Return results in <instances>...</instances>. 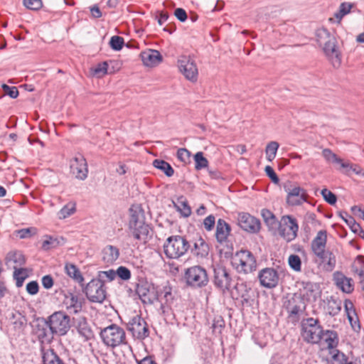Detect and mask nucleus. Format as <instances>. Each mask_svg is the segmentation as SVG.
<instances>
[{"label": "nucleus", "instance_id": "obj_1", "mask_svg": "<svg viewBox=\"0 0 364 364\" xmlns=\"http://www.w3.org/2000/svg\"><path fill=\"white\" fill-rule=\"evenodd\" d=\"M151 228L145 221L144 210L138 206H132L129 210L127 233L135 240L146 242L150 237Z\"/></svg>", "mask_w": 364, "mask_h": 364}, {"label": "nucleus", "instance_id": "obj_2", "mask_svg": "<svg viewBox=\"0 0 364 364\" xmlns=\"http://www.w3.org/2000/svg\"><path fill=\"white\" fill-rule=\"evenodd\" d=\"M316 41L323 47L326 55L331 61L334 68L340 67L341 55L338 50L336 38L326 28H320L316 31Z\"/></svg>", "mask_w": 364, "mask_h": 364}, {"label": "nucleus", "instance_id": "obj_3", "mask_svg": "<svg viewBox=\"0 0 364 364\" xmlns=\"http://www.w3.org/2000/svg\"><path fill=\"white\" fill-rule=\"evenodd\" d=\"M163 247L166 257L178 259L187 252L191 246L185 237L181 235H173L166 240Z\"/></svg>", "mask_w": 364, "mask_h": 364}, {"label": "nucleus", "instance_id": "obj_4", "mask_svg": "<svg viewBox=\"0 0 364 364\" xmlns=\"http://www.w3.org/2000/svg\"><path fill=\"white\" fill-rule=\"evenodd\" d=\"M323 329L319 321L314 318H308L301 323V336L309 343H318L322 339Z\"/></svg>", "mask_w": 364, "mask_h": 364}, {"label": "nucleus", "instance_id": "obj_5", "mask_svg": "<svg viewBox=\"0 0 364 364\" xmlns=\"http://www.w3.org/2000/svg\"><path fill=\"white\" fill-rule=\"evenodd\" d=\"M100 337L108 347L115 348L127 343L125 331L116 324H111L103 328L100 332Z\"/></svg>", "mask_w": 364, "mask_h": 364}, {"label": "nucleus", "instance_id": "obj_6", "mask_svg": "<svg viewBox=\"0 0 364 364\" xmlns=\"http://www.w3.org/2000/svg\"><path fill=\"white\" fill-rule=\"evenodd\" d=\"M183 279L187 286L195 289L205 287L209 282L207 271L199 265L186 269Z\"/></svg>", "mask_w": 364, "mask_h": 364}, {"label": "nucleus", "instance_id": "obj_7", "mask_svg": "<svg viewBox=\"0 0 364 364\" xmlns=\"http://www.w3.org/2000/svg\"><path fill=\"white\" fill-rule=\"evenodd\" d=\"M213 268L214 286L223 294L230 291L232 287L231 271L220 264L213 265Z\"/></svg>", "mask_w": 364, "mask_h": 364}, {"label": "nucleus", "instance_id": "obj_8", "mask_svg": "<svg viewBox=\"0 0 364 364\" xmlns=\"http://www.w3.org/2000/svg\"><path fill=\"white\" fill-rule=\"evenodd\" d=\"M50 332L54 334L63 336L70 329V316L62 311H56L48 317Z\"/></svg>", "mask_w": 364, "mask_h": 364}, {"label": "nucleus", "instance_id": "obj_9", "mask_svg": "<svg viewBox=\"0 0 364 364\" xmlns=\"http://www.w3.org/2000/svg\"><path fill=\"white\" fill-rule=\"evenodd\" d=\"M234 263L238 272L245 274L256 270L257 261L252 253L248 250H240L237 252Z\"/></svg>", "mask_w": 364, "mask_h": 364}, {"label": "nucleus", "instance_id": "obj_10", "mask_svg": "<svg viewBox=\"0 0 364 364\" xmlns=\"http://www.w3.org/2000/svg\"><path fill=\"white\" fill-rule=\"evenodd\" d=\"M299 225L296 220L291 215L282 216L278 227L279 235L287 242L294 240L297 236Z\"/></svg>", "mask_w": 364, "mask_h": 364}, {"label": "nucleus", "instance_id": "obj_11", "mask_svg": "<svg viewBox=\"0 0 364 364\" xmlns=\"http://www.w3.org/2000/svg\"><path fill=\"white\" fill-rule=\"evenodd\" d=\"M85 293L91 302L102 303L106 299L105 283L101 279H93L86 286Z\"/></svg>", "mask_w": 364, "mask_h": 364}, {"label": "nucleus", "instance_id": "obj_12", "mask_svg": "<svg viewBox=\"0 0 364 364\" xmlns=\"http://www.w3.org/2000/svg\"><path fill=\"white\" fill-rule=\"evenodd\" d=\"M136 293L145 304H152L159 299V291L154 285L146 280L139 282L136 287Z\"/></svg>", "mask_w": 364, "mask_h": 364}, {"label": "nucleus", "instance_id": "obj_13", "mask_svg": "<svg viewBox=\"0 0 364 364\" xmlns=\"http://www.w3.org/2000/svg\"><path fill=\"white\" fill-rule=\"evenodd\" d=\"M33 331L41 343V347L43 346L45 342L50 343L53 338L47 318L39 317L35 319L33 324Z\"/></svg>", "mask_w": 364, "mask_h": 364}, {"label": "nucleus", "instance_id": "obj_14", "mask_svg": "<svg viewBox=\"0 0 364 364\" xmlns=\"http://www.w3.org/2000/svg\"><path fill=\"white\" fill-rule=\"evenodd\" d=\"M127 329L137 339L143 340L148 337L149 331L146 322L141 316L136 315L132 318L127 323Z\"/></svg>", "mask_w": 364, "mask_h": 364}, {"label": "nucleus", "instance_id": "obj_15", "mask_svg": "<svg viewBox=\"0 0 364 364\" xmlns=\"http://www.w3.org/2000/svg\"><path fill=\"white\" fill-rule=\"evenodd\" d=\"M178 66L185 77L192 82L198 79V68L196 63L190 56L182 55L178 60Z\"/></svg>", "mask_w": 364, "mask_h": 364}, {"label": "nucleus", "instance_id": "obj_16", "mask_svg": "<svg viewBox=\"0 0 364 364\" xmlns=\"http://www.w3.org/2000/svg\"><path fill=\"white\" fill-rule=\"evenodd\" d=\"M237 224L249 233H257L261 228L259 220L247 213H238Z\"/></svg>", "mask_w": 364, "mask_h": 364}, {"label": "nucleus", "instance_id": "obj_17", "mask_svg": "<svg viewBox=\"0 0 364 364\" xmlns=\"http://www.w3.org/2000/svg\"><path fill=\"white\" fill-rule=\"evenodd\" d=\"M258 279L262 287L273 289L278 285L279 276L275 269L266 267L259 272Z\"/></svg>", "mask_w": 364, "mask_h": 364}, {"label": "nucleus", "instance_id": "obj_18", "mask_svg": "<svg viewBox=\"0 0 364 364\" xmlns=\"http://www.w3.org/2000/svg\"><path fill=\"white\" fill-rule=\"evenodd\" d=\"M284 191L287 193V203L290 205H299L306 200L304 189L299 186L291 188V183L285 184Z\"/></svg>", "mask_w": 364, "mask_h": 364}, {"label": "nucleus", "instance_id": "obj_19", "mask_svg": "<svg viewBox=\"0 0 364 364\" xmlns=\"http://www.w3.org/2000/svg\"><path fill=\"white\" fill-rule=\"evenodd\" d=\"M26 262L24 255L20 251H11L7 253L5 264L9 269H14L15 275L21 274L25 269L21 268Z\"/></svg>", "mask_w": 364, "mask_h": 364}, {"label": "nucleus", "instance_id": "obj_20", "mask_svg": "<svg viewBox=\"0 0 364 364\" xmlns=\"http://www.w3.org/2000/svg\"><path fill=\"white\" fill-rule=\"evenodd\" d=\"M70 171L79 180H85L87 178V164L83 156L78 154L70 161Z\"/></svg>", "mask_w": 364, "mask_h": 364}, {"label": "nucleus", "instance_id": "obj_21", "mask_svg": "<svg viewBox=\"0 0 364 364\" xmlns=\"http://www.w3.org/2000/svg\"><path fill=\"white\" fill-rule=\"evenodd\" d=\"M285 308L289 318L298 319L299 314L305 310L306 305L301 296L294 295L287 301Z\"/></svg>", "mask_w": 364, "mask_h": 364}, {"label": "nucleus", "instance_id": "obj_22", "mask_svg": "<svg viewBox=\"0 0 364 364\" xmlns=\"http://www.w3.org/2000/svg\"><path fill=\"white\" fill-rule=\"evenodd\" d=\"M333 280L338 289L346 294L354 290V282L351 278L347 277L343 272L336 271L333 274Z\"/></svg>", "mask_w": 364, "mask_h": 364}, {"label": "nucleus", "instance_id": "obj_23", "mask_svg": "<svg viewBox=\"0 0 364 364\" xmlns=\"http://www.w3.org/2000/svg\"><path fill=\"white\" fill-rule=\"evenodd\" d=\"M251 289L247 288L244 283H237L234 286V291H231L232 298L238 299L241 298L243 306H250L252 305L253 299L250 296Z\"/></svg>", "mask_w": 364, "mask_h": 364}, {"label": "nucleus", "instance_id": "obj_24", "mask_svg": "<svg viewBox=\"0 0 364 364\" xmlns=\"http://www.w3.org/2000/svg\"><path fill=\"white\" fill-rule=\"evenodd\" d=\"M231 232L230 225L223 219L220 218L216 223L215 239L220 245H225L228 241Z\"/></svg>", "mask_w": 364, "mask_h": 364}, {"label": "nucleus", "instance_id": "obj_25", "mask_svg": "<svg viewBox=\"0 0 364 364\" xmlns=\"http://www.w3.org/2000/svg\"><path fill=\"white\" fill-rule=\"evenodd\" d=\"M327 242V232L326 230H319L312 240L311 247L316 257H322L326 251Z\"/></svg>", "mask_w": 364, "mask_h": 364}, {"label": "nucleus", "instance_id": "obj_26", "mask_svg": "<svg viewBox=\"0 0 364 364\" xmlns=\"http://www.w3.org/2000/svg\"><path fill=\"white\" fill-rule=\"evenodd\" d=\"M75 328L77 333L87 341L94 338V333L90 325L85 317L77 318L75 321Z\"/></svg>", "mask_w": 364, "mask_h": 364}, {"label": "nucleus", "instance_id": "obj_27", "mask_svg": "<svg viewBox=\"0 0 364 364\" xmlns=\"http://www.w3.org/2000/svg\"><path fill=\"white\" fill-rule=\"evenodd\" d=\"M141 58L146 66L154 67L162 61V55L156 50H148L141 53Z\"/></svg>", "mask_w": 364, "mask_h": 364}, {"label": "nucleus", "instance_id": "obj_28", "mask_svg": "<svg viewBox=\"0 0 364 364\" xmlns=\"http://www.w3.org/2000/svg\"><path fill=\"white\" fill-rule=\"evenodd\" d=\"M64 303L70 314H75L82 310V301L78 295L70 293L69 295L65 296Z\"/></svg>", "mask_w": 364, "mask_h": 364}, {"label": "nucleus", "instance_id": "obj_29", "mask_svg": "<svg viewBox=\"0 0 364 364\" xmlns=\"http://www.w3.org/2000/svg\"><path fill=\"white\" fill-rule=\"evenodd\" d=\"M41 352L43 364H65L64 361L56 354L53 349L41 347Z\"/></svg>", "mask_w": 364, "mask_h": 364}, {"label": "nucleus", "instance_id": "obj_30", "mask_svg": "<svg viewBox=\"0 0 364 364\" xmlns=\"http://www.w3.org/2000/svg\"><path fill=\"white\" fill-rule=\"evenodd\" d=\"M102 255L104 262L112 264L119 258V250L115 246L108 245L103 248Z\"/></svg>", "mask_w": 364, "mask_h": 364}, {"label": "nucleus", "instance_id": "obj_31", "mask_svg": "<svg viewBox=\"0 0 364 364\" xmlns=\"http://www.w3.org/2000/svg\"><path fill=\"white\" fill-rule=\"evenodd\" d=\"M325 303V309L331 316H335L341 312L342 302L338 298L333 296L327 297Z\"/></svg>", "mask_w": 364, "mask_h": 364}, {"label": "nucleus", "instance_id": "obj_32", "mask_svg": "<svg viewBox=\"0 0 364 364\" xmlns=\"http://www.w3.org/2000/svg\"><path fill=\"white\" fill-rule=\"evenodd\" d=\"M191 252L197 257L204 258L208 255L209 246L202 237H199L194 242Z\"/></svg>", "mask_w": 364, "mask_h": 364}, {"label": "nucleus", "instance_id": "obj_33", "mask_svg": "<svg viewBox=\"0 0 364 364\" xmlns=\"http://www.w3.org/2000/svg\"><path fill=\"white\" fill-rule=\"evenodd\" d=\"M65 270L66 274L76 282L83 285L84 278L76 265L72 263H66L65 265Z\"/></svg>", "mask_w": 364, "mask_h": 364}, {"label": "nucleus", "instance_id": "obj_34", "mask_svg": "<svg viewBox=\"0 0 364 364\" xmlns=\"http://www.w3.org/2000/svg\"><path fill=\"white\" fill-rule=\"evenodd\" d=\"M159 291V300L161 304H171L174 296L172 294V288L169 285L162 287Z\"/></svg>", "mask_w": 364, "mask_h": 364}, {"label": "nucleus", "instance_id": "obj_35", "mask_svg": "<svg viewBox=\"0 0 364 364\" xmlns=\"http://www.w3.org/2000/svg\"><path fill=\"white\" fill-rule=\"evenodd\" d=\"M323 338L324 341L327 344V347L329 349L335 348L339 342L338 333L332 330H323L322 338Z\"/></svg>", "mask_w": 364, "mask_h": 364}, {"label": "nucleus", "instance_id": "obj_36", "mask_svg": "<svg viewBox=\"0 0 364 364\" xmlns=\"http://www.w3.org/2000/svg\"><path fill=\"white\" fill-rule=\"evenodd\" d=\"M304 284L303 296L309 301H315L317 297L318 286L316 284L308 282Z\"/></svg>", "mask_w": 364, "mask_h": 364}, {"label": "nucleus", "instance_id": "obj_37", "mask_svg": "<svg viewBox=\"0 0 364 364\" xmlns=\"http://www.w3.org/2000/svg\"><path fill=\"white\" fill-rule=\"evenodd\" d=\"M173 203L176 209L180 212L183 217L187 218L191 215V209L183 196L178 198L177 201Z\"/></svg>", "mask_w": 364, "mask_h": 364}, {"label": "nucleus", "instance_id": "obj_38", "mask_svg": "<svg viewBox=\"0 0 364 364\" xmlns=\"http://www.w3.org/2000/svg\"><path fill=\"white\" fill-rule=\"evenodd\" d=\"M322 156L329 163L338 164L341 167H346L348 165L339 158L336 154L333 153L329 149H324L322 151Z\"/></svg>", "mask_w": 364, "mask_h": 364}, {"label": "nucleus", "instance_id": "obj_39", "mask_svg": "<svg viewBox=\"0 0 364 364\" xmlns=\"http://www.w3.org/2000/svg\"><path fill=\"white\" fill-rule=\"evenodd\" d=\"M153 166L163 171L168 177L172 176L174 173V170L172 166L164 160L155 159L153 161Z\"/></svg>", "mask_w": 364, "mask_h": 364}, {"label": "nucleus", "instance_id": "obj_40", "mask_svg": "<svg viewBox=\"0 0 364 364\" xmlns=\"http://www.w3.org/2000/svg\"><path fill=\"white\" fill-rule=\"evenodd\" d=\"M327 266V269L332 271L336 264V259L334 254L330 250H326L322 257H317Z\"/></svg>", "mask_w": 364, "mask_h": 364}, {"label": "nucleus", "instance_id": "obj_41", "mask_svg": "<svg viewBox=\"0 0 364 364\" xmlns=\"http://www.w3.org/2000/svg\"><path fill=\"white\" fill-rule=\"evenodd\" d=\"M160 313L166 322L173 323L176 319L171 304H161Z\"/></svg>", "mask_w": 364, "mask_h": 364}, {"label": "nucleus", "instance_id": "obj_42", "mask_svg": "<svg viewBox=\"0 0 364 364\" xmlns=\"http://www.w3.org/2000/svg\"><path fill=\"white\" fill-rule=\"evenodd\" d=\"M262 216L267 224L270 228H274L278 224V221L275 215L269 210L263 209L262 210Z\"/></svg>", "mask_w": 364, "mask_h": 364}, {"label": "nucleus", "instance_id": "obj_43", "mask_svg": "<svg viewBox=\"0 0 364 364\" xmlns=\"http://www.w3.org/2000/svg\"><path fill=\"white\" fill-rule=\"evenodd\" d=\"M339 215L341 217V218L346 222V223L348 225L352 232H361L360 224L356 223V221L352 216L349 215L346 212L340 213Z\"/></svg>", "mask_w": 364, "mask_h": 364}, {"label": "nucleus", "instance_id": "obj_44", "mask_svg": "<svg viewBox=\"0 0 364 364\" xmlns=\"http://www.w3.org/2000/svg\"><path fill=\"white\" fill-rule=\"evenodd\" d=\"M279 144L277 141H270L267 144L265 149L266 158L269 161H272L277 154V151L279 149Z\"/></svg>", "mask_w": 364, "mask_h": 364}, {"label": "nucleus", "instance_id": "obj_45", "mask_svg": "<svg viewBox=\"0 0 364 364\" xmlns=\"http://www.w3.org/2000/svg\"><path fill=\"white\" fill-rule=\"evenodd\" d=\"M195 161V168L196 170H201L203 168H207L208 166V159L203 156V153L202 151L197 152L194 156Z\"/></svg>", "mask_w": 364, "mask_h": 364}, {"label": "nucleus", "instance_id": "obj_46", "mask_svg": "<svg viewBox=\"0 0 364 364\" xmlns=\"http://www.w3.org/2000/svg\"><path fill=\"white\" fill-rule=\"evenodd\" d=\"M108 64L106 61L98 63L92 68V74L97 77H101L107 73Z\"/></svg>", "mask_w": 364, "mask_h": 364}, {"label": "nucleus", "instance_id": "obj_47", "mask_svg": "<svg viewBox=\"0 0 364 364\" xmlns=\"http://www.w3.org/2000/svg\"><path fill=\"white\" fill-rule=\"evenodd\" d=\"M75 211V204H67L58 212V215L60 219H65L73 215Z\"/></svg>", "mask_w": 364, "mask_h": 364}, {"label": "nucleus", "instance_id": "obj_48", "mask_svg": "<svg viewBox=\"0 0 364 364\" xmlns=\"http://www.w3.org/2000/svg\"><path fill=\"white\" fill-rule=\"evenodd\" d=\"M290 267L296 272H300L301 269V261L297 255H291L288 259Z\"/></svg>", "mask_w": 364, "mask_h": 364}, {"label": "nucleus", "instance_id": "obj_49", "mask_svg": "<svg viewBox=\"0 0 364 364\" xmlns=\"http://www.w3.org/2000/svg\"><path fill=\"white\" fill-rule=\"evenodd\" d=\"M124 44V38L119 36H113L109 41L110 47L114 50H120Z\"/></svg>", "mask_w": 364, "mask_h": 364}, {"label": "nucleus", "instance_id": "obj_50", "mask_svg": "<svg viewBox=\"0 0 364 364\" xmlns=\"http://www.w3.org/2000/svg\"><path fill=\"white\" fill-rule=\"evenodd\" d=\"M37 232L35 228H23L16 231L17 236L21 239L29 238Z\"/></svg>", "mask_w": 364, "mask_h": 364}, {"label": "nucleus", "instance_id": "obj_51", "mask_svg": "<svg viewBox=\"0 0 364 364\" xmlns=\"http://www.w3.org/2000/svg\"><path fill=\"white\" fill-rule=\"evenodd\" d=\"M321 195L323 199L330 205H334L336 203L337 197L331 191L324 188L321 191Z\"/></svg>", "mask_w": 364, "mask_h": 364}, {"label": "nucleus", "instance_id": "obj_52", "mask_svg": "<svg viewBox=\"0 0 364 364\" xmlns=\"http://www.w3.org/2000/svg\"><path fill=\"white\" fill-rule=\"evenodd\" d=\"M58 245L59 241L57 238L48 237V238L43 242L42 248L45 250H48L50 248L56 247Z\"/></svg>", "mask_w": 364, "mask_h": 364}, {"label": "nucleus", "instance_id": "obj_53", "mask_svg": "<svg viewBox=\"0 0 364 364\" xmlns=\"http://www.w3.org/2000/svg\"><path fill=\"white\" fill-rule=\"evenodd\" d=\"M23 4L31 10H38L43 6L41 0H23Z\"/></svg>", "mask_w": 364, "mask_h": 364}, {"label": "nucleus", "instance_id": "obj_54", "mask_svg": "<svg viewBox=\"0 0 364 364\" xmlns=\"http://www.w3.org/2000/svg\"><path fill=\"white\" fill-rule=\"evenodd\" d=\"M117 275L123 280H128L131 278V272L127 267L120 266L117 269Z\"/></svg>", "mask_w": 364, "mask_h": 364}, {"label": "nucleus", "instance_id": "obj_55", "mask_svg": "<svg viewBox=\"0 0 364 364\" xmlns=\"http://www.w3.org/2000/svg\"><path fill=\"white\" fill-rule=\"evenodd\" d=\"M191 156V152L185 149L181 148L177 151V157L178 160L183 163H186L189 161Z\"/></svg>", "mask_w": 364, "mask_h": 364}, {"label": "nucleus", "instance_id": "obj_56", "mask_svg": "<svg viewBox=\"0 0 364 364\" xmlns=\"http://www.w3.org/2000/svg\"><path fill=\"white\" fill-rule=\"evenodd\" d=\"M332 358L334 360L338 361L339 364H347L349 362L348 360V357L338 350H335Z\"/></svg>", "mask_w": 364, "mask_h": 364}, {"label": "nucleus", "instance_id": "obj_57", "mask_svg": "<svg viewBox=\"0 0 364 364\" xmlns=\"http://www.w3.org/2000/svg\"><path fill=\"white\" fill-rule=\"evenodd\" d=\"M215 225V218L213 215H210L206 217L203 220V225L207 231H210L213 229Z\"/></svg>", "mask_w": 364, "mask_h": 364}, {"label": "nucleus", "instance_id": "obj_58", "mask_svg": "<svg viewBox=\"0 0 364 364\" xmlns=\"http://www.w3.org/2000/svg\"><path fill=\"white\" fill-rule=\"evenodd\" d=\"M2 88L5 93L13 99L16 98L18 95V90L16 87H10L6 84H4L2 85Z\"/></svg>", "mask_w": 364, "mask_h": 364}, {"label": "nucleus", "instance_id": "obj_59", "mask_svg": "<svg viewBox=\"0 0 364 364\" xmlns=\"http://www.w3.org/2000/svg\"><path fill=\"white\" fill-rule=\"evenodd\" d=\"M346 164H348V166L343 168H346V173H349L350 171H352L357 175L362 174V168L359 166L348 162H346ZM363 175H364V173H363Z\"/></svg>", "mask_w": 364, "mask_h": 364}, {"label": "nucleus", "instance_id": "obj_60", "mask_svg": "<svg viewBox=\"0 0 364 364\" xmlns=\"http://www.w3.org/2000/svg\"><path fill=\"white\" fill-rule=\"evenodd\" d=\"M38 284L36 281L30 282L26 285V291L31 295H35L38 292Z\"/></svg>", "mask_w": 364, "mask_h": 364}, {"label": "nucleus", "instance_id": "obj_61", "mask_svg": "<svg viewBox=\"0 0 364 364\" xmlns=\"http://www.w3.org/2000/svg\"><path fill=\"white\" fill-rule=\"evenodd\" d=\"M264 171H265L266 174L268 176V177L272 180V181L273 183H279V177L277 176V175L274 172V169L271 166H267L265 167Z\"/></svg>", "mask_w": 364, "mask_h": 364}, {"label": "nucleus", "instance_id": "obj_62", "mask_svg": "<svg viewBox=\"0 0 364 364\" xmlns=\"http://www.w3.org/2000/svg\"><path fill=\"white\" fill-rule=\"evenodd\" d=\"M116 276H117V271L115 272L113 269L100 272V274H99V277H100L101 279L106 277L109 281L114 280L115 279Z\"/></svg>", "mask_w": 364, "mask_h": 364}, {"label": "nucleus", "instance_id": "obj_63", "mask_svg": "<svg viewBox=\"0 0 364 364\" xmlns=\"http://www.w3.org/2000/svg\"><path fill=\"white\" fill-rule=\"evenodd\" d=\"M174 16L181 22L186 21L187 18H188L186 11L183 9H182V8H177L174 11Z\"/></svg>", "mask_w": 364, "mask_h": 364}, {"label": "nucleus", "instance_id": "obj_64", "mask_svg": "<svg viewBox=\"0 0 364 364\" xmlns=\"http://www.w3.org/2000/svg\"><path fill=\"white\" fill-rule=\"evenodd\" d=\"M344 308L345 311L347 314V317H348V315H352L353 314L355 316H356L355 310L353 307V304L352 301L349 299H346L344 301Z\"/></svg>", "mask_w": 364, "mask_h": 364}]
</instances>
